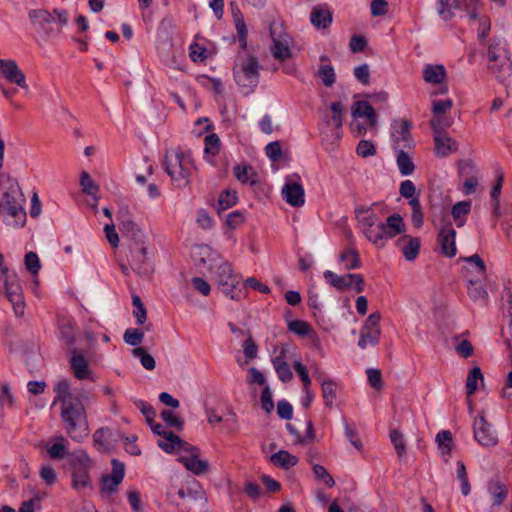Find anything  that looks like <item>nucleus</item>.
<instances>
[{
    "label": "nucleus",
    "instance_id": "14",
    "mask_svg": "<svg viewBox=\"0 0 512 512\" xmlns=\"http://www.w3.org/2000/svg\"><path fill=\"white\" fill-rule=\"evenodd\" d=\"M91 466L90 458L85 454H81L78 458V462L74 464L73 468V487L75 489H81L89 486L90 477L88 473V469Z\"/></svg>",
    "mask_w": 512,
    "mask_h": 512
},
{
    "label": "nucleus",
    "instance_id": "22",
    "mask_svg": "<svg viewBox=\"0 0 512 512\" xmlns=\"http://www.w3.org/2000/svg\"><path fill=\"white\" fill-rule=\"evenodd\" d=\"M56 397L54 402H61L62 405L67 404V402H72L78 398L86 399L87 395L85 392L79 393L77 396L73 395L71 392L70 383L64 379L57 383L55 386Z\"/></svg>",
    "mask_w": 512,
    "mask_h": 512
},
{
    "label": "nucleus",
    "instance_id": "35",
    "mask_svg": "<svg viewBox=\"0 0 512 512\" xmlns=\"http://www.w3.org/2000/svg\"><path fill=\"white\" fill-rule=\"evenodd\" d=\"M339 259L344 263L347 270L357 269L361 265L359 253L352 247L344 249L339 256Z\"/></svg>",
    "mask_w": 512,
    "mask_h": 512
},
{
    "label": "nucleus",
    "instance_id": "10",
    "mask_svg": "<svg viewBox=\"0 0 512 512\" xmlns=\"http://www.w3.org/2000/svg\"><path fill=\"white\" fill-rule=\"evenodd\" d=\"M120 231L129 241V251L136 250V247L138 249H141V247H148L144 232L135 222L131 220L122 221Z\"/></svg>",
    "mask_w": 512,
    "mask_h": 512
},
{
    "label": "nucleus",
    "instance_id": "11",
    "mask_svg": "<svg viewBox=\"0 0 512 512\" xmlns=\"http://www.w3.org/2000/svg\"><path fill=\"white\" fill-rule=\"evenodd\" d=\"M393 128L394 148L396 150L412 148L414 141L410 133L411 123L407 120L399 119L394 121Z\"/></svg>",
    "mask_w": 512,
    "mask_h": 512
},
{
    "label": "nucleus",
    "instance_id": "20",
    "mask_svg": "<svg viewBox=\"0 0 512 512\" xmlns=\"http://www.w3.org/2000/svg\"><path fill=\"white\" fill-rule=\"evenodd\" d=\"M316 76L326 87H332L336 82L335 70L331 65L330 58L327 55L320 56V65Z\"/></svg>",
    "mask_w": 512,
    "mask_h": 512
},
{
    "label": "nucleus",
    "instance_id": "62",
    "mask_svg": "<svg viewBox=\"0 0 512 512\" xmlns=\"http://www.w3.org/2000/svg\"><path fill=\"white\" fill-rule=\"evenodd\" d=\"M464 261L471 263L475 266V272L482 279H486V265L478 254H473L469 257H465Z\"/></svg>",
    "mask_w": 512,
    "mask_h": 512
},
{
    "label": "nucleus",
    "instance_id": "9",
    "mask_svg": "<svg viewBox=\"0 0 512 512\" xmlns=\"http://www.w3.org/2000/svg\"><path fill=\"white\" fill-rule=\"evenodd\" d=\"M474 438L483 447H493L498 443V437L484 415H479L473 423Z\"/></svg>",
    "mask_w": 512,
    "mask_h": 512
},
{
    "label": "nucleus",
    "instance_id": "51",
    "mask_svg": "<svg viewBox=\"0 0 512 512\" xmlns=\"http://www.w3.org/2000/svg\"><path fill=\"white\" fill-rule=\"evenodd\" d=\"M238 201L236 190L227 189L223 191L218 199V204L222 210H226L234 206Z\"/></svg>",
    "mask_w": 512,
    "mask_h": 512
},
{
    "label": "nucleus",
    "instance_id": "40",
    "mask_svg": "<svg viewBox=\"0 0 512 512\" xmlns=\"http://www.w3.org/2000/svg\"><path fill=\"white\" fill-rule=\"evenodd\" d=\"M162 436L166 440H168L170 443L160 441L158 443V445L167 453H172L175 450L176 446H184L185 445V441L182 440L179 436H177L172 431L164 430V434H162Z\"/></svg>",
    "mask_w": 512,
    "mask_h": 512
},
{
    "label": "nucleus",
    "instance_id": "17",
    "mask_svg": "<svg viewBox=\"0 0 512 512\" xmlns=\"http://www.w3.org/2000/svg\"><path fill=\"white\" fill-rule=\"evenodd\" d=\"M396 245L407 261H413L420 250V239L411 235H403L397 240Z\"/></svg>",
    "mask_w": 512,
    "mask_h": 512
},
{
    "label": "nucleus",
    "instance_id": "60",
    "mask_svg": "<svg viewBox=\"0 0 512 512\" xmlns=\"http://www.w3.org/2000/svg\"><path fill=\"white\" fill-rule=\"evenodd\" d=\"M288 329L289 331L300 336H306L312 331L311 326L307 322L302 320H294L289 322Z\"/></svg>",
    "mask_w": 512,
    "mask_h": 512
},
{
    "label": "nucleus",
    "instance_id": "63",
    "mask_svg": "<svg viewBox=\"0 0 512 512\" xmlns=\"http://www.w3.org/2000/svg\"><path fill=\"white\" fill-rule=\"evenodd\" d=\"M453 106V101L451 99L446 100H434L432 102V114L434 116L444 115L447 111H449Z\"/></svg>",
    "mask_w": 512,
    "mask_h": 512
},
{
    "label": "nucleus",
    "instance_id": "24",
    "mask_svg": "<svg viewBox=\"0 0 512 512\" xmlns=\"http://www.w3.org/2000/svg\"><path fill=\"white\" fill-rule=\"evenodd\" d=\"M233 173L236 179L243 183H249L251 186L259 183V177L256 171L253 169L251 165L248 164H239L233 168Z\"/></svg>",
    "mask_w": 512,
    "mask_h": 512
},
{
    "label": "nucleus",
    "instance_id": "37",
    "mask_svg": "<svg viewBox=\"0 0 512 512\" xmlns=\"http://www.w3.org/2000/svg\"><path fill=\"white\" fill-rule=\"evenodd\" d=\"M324 278L332 287L339 291H343L351 287V281H349L347 274L340 276L328 270L324 272Z\"/></svg>",
    "mask_w": 512,
    "mask_h": 512
},
{
    "label": "nucleus",
    "instance_id": "61",
    "mask_svg": "<svg viewBox=\"0 0 512 512\" xmlns=\"http://www.w3.org/2000/svg\"><path fill=\"white\" fill-rule=\"evenodd\" d=\"M161 418L167 425L175 427L177 430H182L184 422L171 410H163L161 412Z\"/></svg>",
    "mask_w": 512,
    "mask_h": 512
},
{
    "label": "nucleus",
    "instance_id": "15",
    "mask_svg": "<svg viewBox=\"0 0 512 512\" xmlns=\"http://www.w3.org/2000/svg\"><path fill=\"white\" fill-rule=\"evenodd\" d=\"M456 231L451 222H446L440 229L438 243L442 253L447 257H454L457 249L455 244Z\"/></svg>",
    "mask_w": 512,
    "mask_h": 512
},
{
    "label": "nucleus",
    "instance_id": "64",
    "mask_svg": "<svg viewBox=\"0 0 512 512\" xmlns=\"http://www.w3.org/2000/svg\"><path fill=\"white\" fill-rule=\"evenodd\" d=\"M243 352L247 361L257 357L258 347L250 333L243 343Z\"/></svg>",
    "mask_w": 512,
    "mask_h": 512
},
{
    "label": "nucleus",
    "instance_id": "1",
    "mask_svg": "<svg viewBox=\"0 0 512 512\" xmlns=\"http://www.w3.org/2000/svg\"><path fill=\"white\" fill-rule=\"evenodd\" d=\"M199 256V262L207 266L218 288L230 299H240L241 291L235 292L240 279L234 273L232 265L207 246L199 248Z\"/></svg>",
    "mask_w": 512,
    "mask_h": 512
},
{
    "label": "nucleus",
    "instance_id": "21",
    "mask_svg": "<svg viewBox=\"0 0 512 512\" xmlns=\"http://www.w3.org/2000/svg\"><path fill=\"white\" fill-rule=\"evenodd\" d=\"M198 457L199 455L192 454L190 456L179 457L178 461L183 464L187 470L199 476L209 471V464L207 461L201 460Z\"/></svg>",
    "mask_w": 512,
    "mask_h": 512
},
{
    "label": "nucleus",
    "instance_id": "34",
    "mask_svg": "<svg viewBox=\"0 0 512 512\" xmlns=\"http://www.w3.org/2000/svg\"><path fill=\"white\" fill-rule=\"evenodd\" d=\"M284 351H281V354L275 358L272 359L273 366L278 374V377L283 382H289L293 378V373L284 359Z\"/></svg>",
    "mask_w": 512,
    "mask_h": 512
},
{
    "label": "nucleus",
    "instance_id": "13",
    "mask_svg": "<svg viewBox=\"0 0 512 512\" xmlns=\"http://www.w3.org/2000/svg\"><path fill=\"white\" fill-rule=\"evenodd\" d=\"M0 73L8 82L27 89L25 74L18 67L14 60L0 59Z\"/></svg>",
    "mask_w": 512,
    "mask_h": 512
},
{
    "label": "nucleus",
    "instance_id": "18",
    "mask_svg": "<svg viewBox=\"0 0 512 512\" xmlns=\"http://www.w3.org/2000/svg\"><path fill=\"white\" fill-rule=\"evenodd\" d=\"M70 353L71 357L69 362L74 376L79 380L89 378L92 372L89 369L88 361L84 355L78 353L75 348L71 349Z\"/></svg>",
    "mask_w": 512,
    "mask_h": 512
},
{
    "label": "nucleus",
    "instance_id": "32",
    "mask_svg": "<svg viewBox=\"0 0 512 512\" xmlns=\"http://www.w3.org/2000/svg\"><path fill=\"white\" fill-rule=\"evenodd\" d=\"M482 279L480 276L476 279L468 280V296L473 301L478 300H486L488 297V292L485 286L482 284Z\"/></svg>",
    "mask_w": 512,
    "mask_h": 512
},
{
    "label": "nucleus",
    "instance_id": "5",
    "mask_svg": "<svg viewBox=\"0 0 512 512\" xmlns=\"http://www.w3.org/2000/svg\"><path fill=\"white\" fill-rule=\"evenodd\" d=\"M18 191L11 187L5 191L0 199V214L4 217L14 219L15 227H23L26 222V212L23 208V200L20 199Z\"/></svg>",
    "mask_w": 512,
    "mask_h": 512
},
{
    "label": "nucleus",
    "instance_id": "47",
    "mask_svg": "<svg viewBox=\"0 0 512 512\" xmlns=\"http://www.w3.org/2000/svg\"><path fill=\"white\" fill-rule=\"evenodd\" d=\"M287 429L293 436H295L297 443L303 444L313 442L316 438L315 430L311 421L307 422V431L303 437L299 435L297 430L291 424H287Z\"/></svg>",
    "mask_w": 512,
    "mask_h": 512
},
{
    "label": "nucleus",
    "instance_id": "48",
    "mask_svg": "<svg viewBox=\"0 0 512 512\" xmlns=\"http://www.w3.org/2000/svg\"><path fill=\"white\" fill-rule=\"evenodd\" d=\"M30 20L38 25H45L52 23L54 21V17L51 13L44 9H34L29 12Z\"/></svg>",
    "mask_w": 512,
    "mask_h": 512
},
{
    "label": "nucleus",
    "instance_id": "6",
    "mask_svg": "<svg viewBox=\"0 0 512 512\" xmlns=\"http://www.w3.org/2000/svg\"><path fill=\"white\" fill-rule=\"evenodd\" d=\"M381 320L380 312L371 313L365 320L361 330L358 346L365 349L368 345L375 346L378 344L381 336L379 322Z\"/></svg>",
    "mask_w": 512,
    "mask_h": 512
},
{
    "label": "nucleus",
    "instance_id": "45",
    "mask_svg": "<svg viewBox=\"0 0 512 512\" xmlns=\"http://www.w3.org/2000/svg\"><path fill=\"white\" fill-rule=\"evenodd\" d=\"M483 381V375L479 367H473L469 372L466 380V393L471 396L477 390V381Z\"/></svg>",
    "mask_w": 512,
    "mask_h": 512
},
{
    "label": "nucleus",
    "instance_id": "16",
    "mask_svg": "<svg viewBox=\"0 0 512 512\" xmlns=\"http://www.w3.org/2000/svg\"><path fill=\"white\" fill-rule=\"evenodd\" d=\"M125 474L124 464L116 459L112 460V473L102 477V491L114 492L122 482Z\"/></svg>",
    "mask_w": 512,
    "mask_h": 512
},
{
    "label": "nucleus",
    "instance_id": "36",
    "mask_svg": "<svg viewBox=\"0 0 512 512\" xmlns=\"http://www.w3.org/2000/svg\"><path fill=\"white\" fill-rule=\"evenodd\" d=\"M60 332L61 337L65 343L69 346V350L73 349L75 344V325L68 319H62L60 321Z\"/></svg>",
    "mask_w": 512,
    "mask_h": 512
},
{
    "label": "nucleus",
    "instance_id": "53",
    "mask_svg": "<svg viewBox=\"0 0 512 512\" xmlns=\"http://www.w3.org/2000/svg\"><path fill=\"white\" fill-rule=\"evenodd\" d=\"M80 186L82 191L89 195H95L99 191V186L86 171H83L80 175Z\"/></svg>",
    "mask_w": 512,
    "mask_h": 512
},
{
    "label": "nucleus",
    "instance_id": "38",
    "mask_svg": "<svg viewBox=\"0 0 512 512\" xmlns=\"http://www.w3.org/2000/svg\"><path fill=\"white\" fill-rule=\"evenodd\" d=\"M488 489L494 497V504L500 505L506 499L508 490L504 484L498 479H491L488 484Z\"/></svg>",
    "mask_w": 512,
    "mask_h": 512
},
{
    "label": "nucleus",
    "instance_id": "31",
    "mask_svg": "<svg viewBox=\"0 0 512 512\" xmlns=\"http://www.w3.org/2000/svg\"><path fill=\"white\" fill-rule=\"evenodd\" d=\"M385 224L386 238H393L405 232V223L399 214H393L387 218Z\"/></svg>",
    "mask_w": 512,
    "mask_h": 512
},
{
    "label": "nucleus",
    "instance_id": "57",
    "mask_svg": "<svg viewBox=\"0 0 512 512\" xmlns=\"http://www.w3.org/2000/svg\"><path fill=\"white\" fill-rule=\"evenodd\" d=\"M123 338L128 345L138 346L144 338V332L137 328H130L125 331Z\"/></svg>",
    "mask_w": 512,
    "mask_h": 512
},
{
    "label": "nucleus",
    "instance_id": "39",
    "mask_svg": "<svg viewBox=\"0 0 512 512\" xmlns=\"http://www.w3.org/2000/svg\"><path fill=\"white\" fill-rule=\"evenodd\" d=\"M470 209V201H461L453 205L451 213L458 227H462L465 224V216L470 212Z\"/></svg>",
    "mask_w": 512,
    "mask_h": 512
},
{
    "label": "nucleus",
    "instance_id": "7",
    "mask_svg": "<svg viewBox=\"0 0 512 512\" xmlns=\"http://www.w3.org/2000/svg\"><path fill=\"white\" fill-rule=\"evenodd\" d=\"M270 36L273 41L271 48L272 55L275 59L284 61L291 57V51L288 46V35L283 32L282 26L275 22L270 23Z\"/></svg>",
    "mask_w": 512,
    "mask_h": 512
},
{
    "label": "nucleus",
    "instance_id": "29",
    "mask_svg": "<svg viewBox=\"0 0 512 512\" xmlns=\"http://www.w3.org/2000/svg\"><path fill=\"white\" fill-rule=\"evenodd\" d=\"M355 214L363 231L382 223L371 208H357Z\"/></svg>",
    "mask_w": 512,
    "mask_h": 512
},
{
    "label": "nucleus",
    "instance_id": "23",
    "mask_svg": "<svg viewBox=\"0 0 512 512\" xmlns=\"http://www.w3.org/2000/svg\"><path fill=\"white\" fill-rule=\"evenodd\" d=\"M435 441L445 463H448L454 447L453 435L449 430H443L436 435Z\"/></svg>",
    "mask_w": 512,
    "mask_h": 512
},
{
    "label": "nucleus",
    "instance_id": "3",
    "mask_svg": "<svg viewBox=\"0 0 512 512\" xmlns=\"http://www.w3.org/2000/svg\"><path fill=\"white\" fill-rule=\"evenodd\" d=\"M193 168L194 164L191 158L180 149L166 153L164 169L176 188L183 189L189 185Z\"/></svg>",
    "mask_w": 512,
    "mask_h": 512
},
{
    "label": "nucleus",
    "instance_id": "2",
    "mask_svg": "<svg viewBox=\"0 0 512 512\" xmlns=\"http://www.w3.org/2000/svg\"><path fill=\"white\" fill-rule=\"evenodd\" d=\"M82 398L67 402L61 407V416L67 434L75 441L80 442L89 434L87 414Z\"/></svg>",
    "mask_w": 512,
    "mask_h": 512
},
{
    "label": "nucleus",
    "instance_id": "28",
    "mask_svg": "<svg viewBox=\"0 0 512 512\" xmlns=\"http://www.w3.org/2000/svg\"><path fill=\"white\" fill-rule=\"evenodd\" d=\"M435 152L441 157H446L455 151L456 143L448 136V134L434 135Z\"/></svg>",
    "mask_w": 512,
    "mask_h": 512
},
{
    "label": "nucleus",
    "instance_id": "42",
    "mask_svg": "<svg viewBox=\"0 0 512 512\" xmlns=\"http://www.w3.org/2000/svg\"><path fill=\"white\" fill-rule=\"evenodd\" d=\"M234 23H235V28H236V31L238 34L240 46H241V48L246 49L248 30L246 28V24H245L243 15L239 11L237 13H234Z\"/></svg>",
    "mask_w": 512,
    "mask_h": 512
},
{
    "label": "nucleus",
    "instance_id": "27",
    "mask_svg": "<svg viewBox=\"0 0 512 512\" xmlns=\"http://www.w3.org/2000/svg\"><path fill=\"white\" fill-rule=\"evenodd\" d=\"M423 79L430 84H443L446 80V70L443 65H426L423 70Z\"/></svg>",
    "mask_w": 512,
    "mask_h": 512
},
{
    "label": "nucleus",
    "instance_id": "19",
    "mask_svg": "<svg viewBox=\"0 0 512 512\" xmlns=\"http://www.w3.org/2000/svg\"><path fill=\"white\" fill-rule=\"evenodd\" d=\"M282 195L286 202L294 207L303 206L305 203L304 189L299 183H286Z\"/></svg>",
    "mask_w": 512,
    "mask_h": 512
},
{
    "label": "nucleus",
    "instance_id": "46",
    "mask_svg": "<svg viewBox=\"0 0 512 512\" xmlns=\"http://www.w3.org/2000/svg\"><path fill=\"white\" fill-rule=\"evenodd\" d=\"M112 436V431L109 428H99L93 434L94 444L98 446L99 450L107 451L109 449L108 438Z\"/></svg>",
    "mask_w": 512,
    "mask_h": 512
},
{
    "label": "nucleus",
    "instance_id": "41",
    "mask_svg": "<svg viewBox=\"0 0 512 512\" xmlns=\"http://www.w3.org/2000/svg\"><path fill=\"white\" fill-rule=\"evenodd\" d=\"M397 152V165L401 174L405 176L412 174L415 166L411 157L404 150H397Z\"/></svg>",
    "mask_w": 512,
    "mask_h": 512
},
{
    "label": "nucleus",
    "instance_id": "25",
    "mask_svg": "<svg viewBox=\"0 0 512 512\" xmlns=\"http://www.w3.org/2000/svg\"><path fill=\"white\" fill-rule=\"evenodd\" d=\"M353 117H366L371 127L377 124L376 113L373 106L367 101H357L352 107Z\"/></svg>",
    "mask_w": 512,
    "mask_h": 512
},
{
    "label": "nucleus",
    "instance_id": "58",
    "mask_svg": "<svg viewBox=\"0 0 512 512\" xmlns=\"http://www.w3.org/2000/svg\"><path fill=\"white\" fill-rule=\"evenodd\" d=\"M367 378L369 384L377 391H381L384 387L382 373L379 369L370 368L367 370Z\"/></svg>",
    "mask_w": 512,
    "mask_h": 512
},
{
    "label": "nucleus",
    "instance_id": "8",
    "mask_svg": "<svg viewBox=\"0 0 512 512\" xmlns=\"http://www.w3.org/2000/svg\"><path fill=\"white\" fill-rule=\"evenodd\" d=\"M129 263L131 269L141 277H150L154 272V265L151 257L148 255V247H141L129 251Z\"/></svg>",
    "mask_w": 512,
    "mask_h": 512
},
{
    "label": "nucleus",
    "instance_id": "56",
    "mask_svg": "<svg viewBox=\"0 0 512 512\" xmlns=\"http://www.w3.org/2000/svg\"><path fill=\"white\" fill-rule=\"evenodd\" d=\"M390 439L394 448L397 452L398 457H403L406 454V445L404 442V436L398 430H392L390 432Z\"/></svg>",
    "mask_w": 512,
    "mask_h": 512
},
{
    "label": "nucleus",
    "instance_id": "33",
    "mask_svg": "<svg viewBox=\"0 0 512 512\" xmlns=\"http://www.w3.org/2000/svg\"><path fill=\"white\" fill-rule=\"evenodd\" d=\"M270 461L283 469H289L298 463V458L286 450H280L271 455Z\"/></svg>",
    "mask_w": 512,
    "mask_h": 512
},
{
    "label": "nucleus",
    "instance_id": "55",
    "mask_svg": "<svg viewBox=\"0 0 512 512\" xmlns=\"http://www.w3.org/2000/svg\"><path fill=\"white\" fill-rule=\"evenodd\" d=\"M409 205L412 208V223L416 228H420L423 225V213L420 201L417 198H412L409 201Z\"/></svg>",
    "mask_w": 512,
    "mask_h": 512
},
{
    "label": "nucleus",
    "instance_id": "49",
    "mask_svg": "<svg viewBox=\"0 0 512 512\" xmlns=\"http://www.w3.org/2000/svg\"><path fill=\"white\" fill-rule=\"evenodd\" d=\"M132 304L134 306L133 316L136 318V321L139 325H142L147 320V310L138 295H133Z\"/></svg>",
    "mask_w": 512,
    "mask_h": 512
},
{
    "label": "nucleus",
    "instance_id": "43",
    "mask_svg": "<svg viewBox=\"0 0 512 512\" xmlns=\"http://www.w3.org/2000/svg\"><path fill=\"white\" fill-rule=\"evenodd\" d=\"M321 386L324 403L327 407L331 408L336 397L337 385L333 380L328 379L324 380Z\"/></svg>",
    "mask_w": 512,
    "mask_h": 512
},
{
    "label": "nucleus",
    "instance_id": "59",
    "mask_svg": "<svg viewBox=\"0 0 512 512\" xmlns=\"http://www.w3.org/2000/svg\"><path fill=\"white\" fill-rule=\"evenodd\" d=\"M205 153L215 156L218 154L220 150V139L219 137L212 133L205 137Z\"/></svg>",
    "mask_w": 512,
    "mask_h": 512
},
{
    "label": "nucleus",
    "instance_id": "52",
    "mask_svg": "<svg viewBox=\"0 0 512 512\" xmlns=\"http://www.w3.org/2000/svg\"><path fill=\"white\" fill-rule=\"evenodd\" d=\"M133 356L140 359L142 366L147 370H153L155 368L154 358L143 348L136 347L132 350Z\"/></svg>",
    "mask_w": 512,
    "mask_h": 512
},
{
    "label": "nucleus",
    "instance_id": "44",
    "mask_svg": "<svg viewBox=\"0 0 512 512\" xmlns=\"http://www.w3.org/2000/svg\"><path fill=\"white\" fill-rule=\"evenodd\" d=\"M363 232L367 239L376 245L381 244V242L386 238L384 223H378L376 226L366 229Z\"/></svg>",
    "mask_w": 512,
    "mask_h": 512
},
{
    "label": "nucleus",
    "instance_id": "26",
    "mask_svg": "<svg viewBox=\"0 0 512 512\" xmlns=\"http://www.w3.org/2000/svg\"><path fill=\"white\" fill-rule=\"evenodd\" d=\"M332 19V13L320 5L313 8L310 16L311 23L318 29H327Z\"/></svg>",
    "mask_w": 512,
    "mask_h": 512
},
{
    "label": "nucleus",
    "instance_id": "50",
    "mask_svg": "<svg viewBox=\"0 0 512 512\" xmlns=\"http://www.w3.org/2000/svg\"><path fill=\"white\" fill-rule=\"evenodd\" d=\"M441 8L438 10L439 15L445 20H450L453 17L452 8H459L461 6L460 0H438Z\"/></svg>",
    "mask_w": 512,
    "mask_h": 512
},
{
    "label": "nucleus",
    "instance_id": "4",
    "mask_svg": "<svg viewBox=\"0 0 512 512\" xmlns=\"http://www.w3.org/2000/svg\"><path fill=\"white\" fill-rule=\"evenodd\" d=\"M488 70L499 82L508 85L511 76L512 62L510 53L503 38L494 37L488 46Z\"/></svg>",
    "mask_w": 512,
    "mask_h": 512
},
{
    "label": "nucleus",
    "instance_id": "54",
    "mask_svg": "<svg viewBox=\"0 0 512 512\" xmlns=\"http://www.w3.org/2000/svg\"><path fill=\"white\" fill-rule=\"evenodd\" d=\"M430 126L433 129L434 135L446 134L445 129L451 126V122L444 115H433V118L430 120Z\"/></svg>",
    "mask_w": 512,
    "mask_h": 512
},
{
    "label": "nucleus",
    "instance_id": "12",
    "mask_svg": "<svg viewBox=\"0 0 512 512\" xmlns=\"http://www.w3.org/2000/svg\"><path fill=\"white\" fill-rule=\"evenodd\" d=\"M6 296L13 306L14 313L17 317H22L25 311V303L23 291L20 284L14 279L5 280Z\"/></svg>",
    "mask_w": 512,
    "mask_h": 512
},
{
    "label": "nucleus",
    "instance_id": "30",
    "mask_svg": "<svg viewBox=\"0 0 512 512\" xmlns=\"http://www.w3.org/2000/svg\"><path fill=\"white\" fill-rule=\"evenodd\" d=\"M241 73L249 81L250 85H255L259 77V64L254 56H249L248 59L241 65Z\"/></svg>",
    "mask_w": 512,
    "mask_h": 512
}]
</instances>
